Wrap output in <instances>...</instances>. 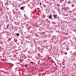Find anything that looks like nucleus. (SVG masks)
I'll use <instances>...</instances> for the list:
<instances>
[{
    "instance_id": "nucleus-1",
    "label": "nucleus",
    "mask_w": 76,
    "mask_h": 76,
    "mask_svg": "<svg viewBox=\"0 0 76 76\" xmlns=\"http://www.w3.org/2000/svg\"><path fill=\"white\" fill-rule=\"evenodd\" d=\"M7 3L8 4H11V1L10 0H8V1L7 2Z\"/></svg>"
},
{
    "instance_id": "nucleus-2",
    "label": "nucleus",
    "mask_w": 76,
    "mask_h": 76,
    "mask_svg": "<svg viewBox=\"0 0 76 76\" xmlns=\"http://www.w3.org/2000/svg\"><path fill=\"white\" fill-rule=\"evenodd\" d=\"M53 16L54 18V19H56L57 17V15H54V14H53Z\"/></svg>"
},
{
    "instance_id": "nucleus-3",
    "label": "nucleus",
    "mask_w": 76,
    "mask_h": 76,
    "mask_svg": "<svg viewBox=\"0 0 76 76\" xmlns=\"http://www.w3.org/2000/svg\"><path fill=\"white\" fill-rule=\"evenodd\" d=\"M13 12L14 14H15L16 13V10L15 9L13 10Z\"/></svg>"
},
{
    "instance_id": "nucleus-4",
    "label": "nucleus",
    "mask_w": 76,
    "mask_h": 76,
    "mask_svg": "<svg viewBox=\"0 0 76 76\" xmlns=\"http://www.w3.org/2000/svg\"><path fill=\"white\" fill-rule=\"evenodd\" d=\"M49 18L50 19H51V18H52V15H50Z\"/></svg>"
},
{
    "instance_id": "nucleus-5",
    "label": "nucleus",
    "mask_w": 76,
    "mask_h": 76,
    "mask_svg": "<svg viewBox=\"0 0 76 76\" xmlns=\"http://www.w3.org/2000/svg\"><path fill=\"white\" fill-rule=\"evenodd\" d=\"M24 9V7H22L20 8V10H23V9Z\"/></svg>"
},
{
    "instance_id": "nucleus-6",
    "label": "nucleus",
    "mask_w": 76,
    "mask_h": 76,
    "mask_svg": "<svg viewBox=\"0 0 76 76\" xmlns=\"http://www.w3.org/2000/svg\"><path fill=\"white\" fill-rule=\"evenodd\" d=\"M9 24H8V25H7V29H9Z\"/></svg>"
},
{
    "instance_id": "nucleus-7",
    "label": "nucleus",
    "mask_w": 76,
    "mask_h": 76,
    "mask_svg": "<svg viewBox=\"0 0 76 76\" xmlns=\"http://www.w3.org/2000/svg\"><path fill=\"white\" fill-rule=\"evenodd\" d=\"M16 35L17 36H19V33H17Z\"/></svg>"
},
{
    "instance_id": "nucleus-8",
    "label": "nucleus",
    "mask_w": 76,
    "mask_h": 76,
    "mask_svg": "<svg viewBox=\"0 0 76 76\" xmlns=\"http://www.w3.org/2000/svg\"><path fill=\"white\" fill-rule=\"evenodd\" d=\"M12 5L13 6V7L14 5H15V4H14V3H12Z\"/></svg>"
},
{
    "instance_id": "nucleus-9",
    "label": "nucleus",
    "mask_w": 76,
    "mask_h": 76,
    "mask_svg": "<svg viewBox=\"0 0 76 76\" xmlns=\"http://www.w3.org/2000/svg\"><path fill=\"white\" fill-rule=\"evenodd\" d=\"M25 67H27V66H28V65L26 64V65H25Z\"/></svg>"
},
{
    "instance_id": "nucleus-10",
    "label": "nucleus",
    "mask_w": 76,
    "mask_h": 76,
    "mask_svg": "<svg viewBox=\"0 0 76 76\" xmlns=\"http://www.w3.org/2000/svg\"><path fill=\"white\" fill-rule=\"evenodd\" d=\"M74 6H75V5H74V4H72V7H74Z\"/></svg>"
},
{
    "instance_id": "nucleus-11",
    "label": "nucleus",
    "mask_w": 76,
    "mask_h": 76,
    "mask_svg": "<svg viewBox=\"0 0 76 76\" xmlns=\"http://www.w3.org/2000/svg\"><path fill=\"white\" fill-rule=\"evenodd\" d=\"M44 7H46V5H44Z\"/></svg>"
},
{
    "instance_id": "nucleus-12",
    "label": "nucleus",
    "mask_w": 76,
    "mask_h": 76,
    "mask_svg": "<svg viewBox=\"0 0 76 76\" xmlns=\"http://www.w3.org/2000/svg\"><path fill=\"white\" fill-rule=\"evenodd\" d=\"M64 0H60V1H63Z\"/></svg>"
},
{
    "instance_id": "nucleus-13",
    "label": "nucleus",
    "mask_w": 76,
    "mask_h": 76,
    "mask_svg": "<svg viewBox=\"0 0 76 76\" xmlns=\"http://www.w3.org/2000/svg\"><path fill=\"white\" fill-rule=\"evenodd\" d=\"M70 1H69L68 2H67V3H70Z\"/></svg>"
},
{
    "instance_id": "nucleus-14",
    "label": "nucleus",
    "mask_w": 76,
    "mask_h": 76,
    "mask_svg": "<svg viewBox=\"0 0 76 76\" xmlns=\"http://www.w3.org/2000/svg\"><path fill=\"white\" fill-rule=\"evenodd\" d=\"M5 0L6 2H7L8 1V0Z\"/></svg>"
},
{
    "instance_id": "nucleus-15",
    "label": "nucleus",
    "mask_w": 76,
    "mask_h": 76,
    "mask_svg": "<svg viewBox=\"0 0 76 76\" xmlns=\"http://www.w3.org/2000/svg\"><path fill=\"white\" fill-rule=\"evenodd\" d=\"M65 55H66V54H67V53L65 52Z\"/></svg>"
},
{
    "instance_id": "nucleus-16",
    "label": "nucleus",
    "mask_w": 76,
    "mask_h": 76,
    "mask_svg": "<svg viewBox=\"0 0 76 76\" xmlns=\"http://www.w3.org/2000/svg\"><path fill=\"white\" fill-rule=\"evenodd\" d=\"M39 4H40V5H41L42 4H41V3H40Z\"/></svg>"
},
{
    "instance_id": "nucleus-17",
    "label": "nucleus",
    "mask_w": 76,
    "mask_h": 76,
    "mask_svg": "<svg viewBox=\"0 0 76 76\" xmlns=\"http://www.w3.org/2000/svg\"><path fill=\"white\" fill-rule=\"evenodd\" d=\"M15 22V23H18L17 22H16V21Z\"/></svg>"
},
{
    "instance_id": "nucleus-18",
    "label": "nucleus",
    "mask_w": 76,
    "mask_h": 76,
    "mask_svg": "<svg viewBox=\"0 0 76 76\" xmlns=\"http://www.w3.org/2000/svg\"><path fill=\"white\" fill-rule=\"evenodd\" d=\"M24 16L25 17V16H26V15H25V14L24 15Z\"/></svg>"
},
{
    "instance_id": "nucleus-19",
    "label": "nucleus",
    "mask_w": 76,
    "mask_h": 76,
    "mask_svg": "<svg viewBox=\"0 0 76 76\" xmlns=\"http://www.w3.org/2000/svg\"><path fill=\"white\" fill-rule=\"evenodd\" d=\"M74 20H76V19L75 18V19Z\"/></svg>"
},
{
    "instance_id": "nucleus-20",
    "label": "nucleus",
    "mask_w": 76,
    "mask_h": 76,
    "mask_svg": "<svg viewBox=\"0 0 76 76\" xmlns=\"http://www.w3.org/2000/svg\"><path fill=\"white\" fill-rule=\"evenodd\" d=\"M63 68H65V66H63Z\"/></svg>"
},
{
    "instance_id": "nucleus-21",
    "label": "nucleus",
    "mask_w": 76,
    "mask_h": 76,
    "mask_svg": "<svg viewBox=\"0 0 76 76\" xmlns=\"http://www.w3.org/2000/svg\"><path fill=\"white\" fill-rule=\"evenodd\" d=\"M51 19H52V20H53V18H51Z\"/></svg>"
},
{
    "instance_id": "nucleus-22",
    "label": "nucleus",
    "mask_w": 76,
    "mask_h": 76,
    "mask_svg": "<svg viewBox=\"0 0 76 76\" xmlns=\"http://www.w3.org/2000/svg\"><path fill=\"white\" fill-rule=\"evenodd\" d=\"M42 57H43V56H42Z\"/></svg>"
},
{
    "instance_id": "nucleus-23",
    "label": "nucleus",
    "mask_w": 76,
    "mask_h": 76,
    "mask_svg": "<svg viewBox=\"0 0 76 76\" xmlns=\"http://www.w3.org/2000/svg\"><path fill=\"white\" fill-rule=\"evenodd\" d=\"M60 64H61V63H60Z\"/></svg>"
},
{
    "instance_id": "nucleus-24",
    "label": "nucleus",
    "mask_w": 76,
    "mask_h": 76,
    "mask_svg": "<svg viewBox=\"0 0 76 76\" xmlns=\"http://www.w3.org/2000/svg\"><path fill=\"white\" fill-rule=\"evenodd\" d=\"M19 48H20V47H19Z\"/></svg>"
},
{
    "instance_id": "nucleus-25",
    "label": "nucleus",
    "mask_w": 76,
    "mask_h": 76,
    "mask_svg": "<svg viewBox=\"0 0 76 76\" xmlns=\"http://www.w3.org/2000/svg\"><path fill=\"white\" fill-rule=\"evenodd\" d=\"M58 18H59V17H58Z\"/></svg>"
},
{
    "instance_id": "nucleus-26",
    "label": "nucleus",
    "mask_w": 76,
    "mask_h": 76,
    "mask_svg": "<svg viewBox=\"0 0 76 76\" xmlns=\"http://www.w3.org/2000/svg\"><path fill=\"white\" fill-rule=\"evenodd\" d=\"M16 20H15V21H16Z\"/></svg>"
}]
</instances>
